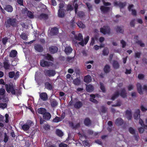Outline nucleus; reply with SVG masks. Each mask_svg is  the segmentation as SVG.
I'll list each match as a JSON object with an SVG mask.
<instances>
[{
	"label": "nucleus",
	"mask_w": 147,
	"mask_h": 147,
	"mask_svg": "<svg viewBox=\"0 0 147 147\" xmlns=\"http://www.w3.org/2000/svg\"><path fill=\"white\" fill-rule=\"evenodd\" d=\"M45 88L49 90H51L53 89L52 85L48 82H46L45 83Z\"/></svg>",
	"instance_id": "5701e85b"
},
{
	"label": "nucleus",
	"mask_w": 147,
	"mask_h": 147,
	"mask_svg": "<svg viewBox=\"0 0 147 147\" xmlns=\"http://www.w3.org/2000/svg\"><path fill=\"white\" fill-rule=\"evenodd\" d=\"M39 99L43 101H47L48 99V96L46 92H40Z\"/></svg>",
	"instance_id": "9d476101"
},
{
	"label": "nucleus",
	"mask_w": 147,
	"mask_h": 147,
	"mask_svg": "<svg viewBox=\"0 0 147 147\" xmlns=\"http://www.w3.org/2000/svg\"><path fill=\"white\" fill-rule=\"evenodd\" d=\"M40 65L43 67H49L52 66L53 65V63L51 62L47 61L44 59L41 60L40 62Z\"/></svg>",
	"instance_id": "1a4fd4ad"
},
{
	"label": "nucleus",
	"mask_w": 147,
	"mask_h": 147,
	"mask_svg": "<svg viewBox=\"0 0 147 147\" xmlns=\"http://www.w3.org/2000/svg\"><path fill=\"white\" fill-rule=\"evenodd\" d=\"M48 18V15L44 13H41L40 15L38 16V18L40 20L42 19L46 20Z\"/></svg>",
	"instance_id": "4be33fe9"
},
{
	"label": "nucleus",
	"mask_w": 147,
	"mask_h": 147,
	"mask_svg": "<svg viewBox=\"0 0 147 147\" xmlns=\"http://www.w3.org/2000/svg\"><path fill=\"white\" fill-rule=\"evenodd\" d=\"M77 15L80 18H82L85 16L84 12L83 11H79L77 13Z\"/></svg>",
	"instance_id": "49530a36"
},
{
	"label": "nucleus",
	"mask_w": 147,
	"mask_h": 147,
	"mask_svg": "<svg viewBox=\"0 0 147 147\" xmlns=\"http://www.w3.org/2000/svg\"><path fill=\"white\" fill-rule=\"evenodd\" d=\"M121 102L120 100L117 99L116 104L112 105V106L113 107H117L120 106L121 105Z\"/></svg>",
	"instance_id": "a18cd8bd"
},
{
	"label": "nucleus",
	"mask_w": 147,
	"mask_h": 147,
	"mask_svg": "<svg viewBox=\"0 0 147 147\" xmlns=\"http://www.w3.org/2000/svg\"><path fill=\"white\" fill-rule=\"evenodd\" d=\"M100 32L104 34H107L109 35L111 34V29L109 26H104L103 28H100Z\"/></svg>",
	"instance_id": "39448f33"
},
{
	"label": "nucleus",
	"mask_w": 147,
	"mask_h": 147,
	"mask_svg": "<svg viewBox=\"0 0 147 147\" xmlns=\"http://www.w3.org/2000/svg\"><path fill=\"white\" fill-rule=\"evenodd\" d=\"M107 108L104 106H101L100 110L102 113H105L107 111Z\"/></svg>",
	"instance_id": "79ce46f5"
},
{
	"label": "nucleus",
	"mask_w": 147,
	"mask_h": 147,
	"mask_svg": "<svg viewBox=\"0 0 147 147\" xmlns=\"http://www.w3.org/2000/svg\"><path fill=\"white\" fill-rule=\"evenodd\" d=\"M58 16L59 17L63 18L65 16L64 10L62 9H60L58 11Z\"/></svg>",
	"instance_id": "b1692460"
},
{
	"label": "nucleus",
	"mask_w": 147,
	"mask_h": 147,
	"mask_svg": "<svg viewBox=\"0 0 147 147\" xmlns=\"http://www.w3.org/2000/svg\"><path fill=\"white\" fill-rule=\"evenodd\" d=\"M83 105L82 102L78 101H76L74 105V107L78 109H79Z\"/></svg>",
	"instance_id": "412c9836"
},
{
	"label": "nucleus",
	"mask_w": 147,
	"mask_h": 147,
	"mask_svg": "<svg viewBox=\"0 0 147 147\" xmlns=\"http://www.w3.org/2000/svg\"><path fill=\"white\" fill-rule=\"evenodd\" d=\"M136 43L140 45L141 47H144L145 46L144 44L142 42V41L141 40H138L136 41Z\"/></svg>",
	"instance_id": "bf43d9fd"
},
{
	"label": "nucleus",
	"mask_w": 147,
	"mask_h": 147,
	"mask_svg": "<svg viewBox=\"0 0 147 147\" xmlns=\"http://www.w3.org/2000/svg\"><path fill=\"white\" fill-rule=\"evenodd\" d=\"M86 91L88 92H91L94 90V87L91 84H89L86 86Z\"/></svg>",
	"instance_id": "4c0bfd02"
},
{
	"label": "nucleus",
	"mask_w": 147,
	"mask_h": 147,
	"mask_svg": "<svg viewBox=\"0 0 147 147\" xmlns=\"http://www.w3.org/2000/svg\"><path fill=\"white\" fill-rule=\"evenodd\" d=\"M73 50L70 47H65L64 51L67 55L70 54Z\"/></svg>",
	"instance_id": "393cba45"
},
{
	"label": "nucleus",
	"mask_w": 147,
	"mask_h": 147,
	"mask_svg": "<svg viewBox=\"0 0 147 147\" xmlns=\"http://www.w3.org/2000/svg\"><path fill=\"white\" fill-rule=\"evenodd\" d=\"M109 51L107 48H105L102 51V54L104 55H107L109 53Z\"/></svg>",
	"instance_id": "3c124183"
},
{
	"label": "nucleus",
	"mask_w": 147,
	"mask_h": 147,
	"mask_svg": "<svg viewBox=\"0 0 147 147\" xmlns=\"http://www.w3.org/2000/svg\"><path fill=\"white\" fill-rule=\"evenodd\" d=\"M112 65L113 68L115 69H118L120 67L118 62L116 60H113Z\"/></svg>",
	"instance_id": "cd10ccee"
},
{
	"label": "nucleus",
	"mask_w": 147,
	"mask_h": 147,
	"mask_svg": "<svg viewBox=\"0 0 147 147\" xmlns=\"http://www.w3.org/2000/svg\"><path fill=\"white\" fill-rule=\"evenodd\" d=\"M49 51L51 54L56 53L58 50V47L55 46H52L49 47Z\"/></svg>",
	"instance_id": "9b49d317"
},
{
	"label": "nucleus",
	"mask_w": 147,
	"mask_h": 147,
	"mask_svg": "<svg viewBox=\"0 0 147 147\" xmlns=\"http://www.w3.org/2000/svg\"><path fill=\"white\" fill-rule=\"evenodd\" d=\"M51 117V113L47 111L42 115L43 118L46 121L49 120Z\"/></svg>",
	"instance_id": "ddd939ff"
},
{
	"label": "nucleus",
	"mask_w": 147,
	"mask_h": 147,
	"mask_svg": "<svg viewBox=\"0 0 147 147\" xmlns=\"http://www.w3.org/2000/svg\"><path fill=\"white\" fill-rule=\"evenodd\" d=\"M47 111V110L43 108H39L37 110L38 113L39 114L42 115Z\"/></svg>",
	"instance_id": "f704fd0d"
},
{
	"label": "nucleus",
	"mask_w": 147,
	"mask_h": 147,
	"mask_svg": "<svg viewBox=\"0 0 147 147\" xmlns=\"http://www.w3.org/2000/svg\"><path fill=\"white\" fill-rule=\"evenodd\" d=\"M119 95L123 98H124L127 97V93L125 88L121 89L120 90Z\"/></svg>",
	"instance_id": "2eb2a0df"
},
{
	"label": "nucleus",
	"mask_w": 147,
	"mask_h": 147,
	"mask_svg": "<svg viewBox=\"0 0 147 147\" xmlns=\"http://www.w3.org/2000/svg\"><path fill=\"white\" fill-rule=\"evenodd\" d=\"M62 121L60 117L56 116L53 120V122L54 123H58Z\"/></svg>",
	"instance_id": "de8ad7c7"
},
{
	"label": "nucleus",
	"mask_w": 147,
	"mask_h": 147,
	"mask_svg": "<svg viewBox=\"0 0 147 147\" xmlns=\"http://www.w3.org/2000/svg\"><path fill=\"white\" fill-rule=\"evenodd\" d=\"M140 109L141 111L143 112H145L147 111V108L145 107L143 105H141Z\"/></svg>",
	"instance_id": "774afa93"
},
{
	"label": "nucleus",
	"mask_w": 147,
	"mask_h": 147,
	"mask_svg": "<svg viewBox=\"0 0 147 147\" xmlns=\"http://www.w3.org/2000/svg\"><path fill=\"white\" fill-rule=\"evenodd\" d=\"M126 117L128 120H131L132 119V113L131 111L129 110H127L126 111Z\"/></svg>",
	"instance_id": "473e14b6"
},
{
	"label": "nucleus",
	"mask_w": 147,
	"mask_h": 147,
	"mask_svg": "<svg viewBox=\"0 0 147 147\" xmlns=\"http://www.w3.org/2000/svg\"><path fill=\"white\" fill-rule=\"evenodd\" d=\"M3 67L5 70H8L10 69V64L7 56L5 57L3 59Z\"/></svg>",
	"instance_id": "0eeeda50"
},
{
	"label": "nucleus",
	"mask_w": 147,
	"mask_h": 147,
	"mask_svg": "<svg viewBox=\"0 0 147 147\" xmlns=\"http://www.w3.org/2000/svg\"><path fill=\"white\" fill-rule=\"evenodd\" d=\"M5 122L6 123H8L9 122V115L7 114H6L5 115Z\"/></svg>",
	"instance_id": "69168bd1"
},
{
	"label": "nucleus",
	"mask_w": 147,
	"mask_h": 147,
	"mask_svg": "<svg viewBox=\"0 0 147 147\" xmlns=\"http://www.w3.org/2000/svg\"><path fill=\"white\" fill-rule=\"evenodd\" d=\"M81 83V80L80 78H76L74 79L73 81V83L76 86L79 85Z\"/></svg>",
	"instance_id": "58836bf2"
},
{
	"label": "nucleus",
	"mask_w": 147,
	"mask_h": 147,
	"mask_svg": "<svg viewBox=\"0 0 147 147\" xmlns=\"http://www.w3.org/2000/svg\"><path fill=\"white\" fill-rule=\"evenodd\" d=\"M84 123L86 126H88L91 125V121L89 118L87 117L84 120Z\"/></svg>",
	"instance_id": "c756f323"
},
{
	"label": "nucleus",
	"mask_w": 147,
	"mask_h": 147,
	"mask_svg": "<svg viewBox=\"0 0 147 147\" xmlns=\"http://www.w3.org/2000/svg\"><path fill=\"white\" fill-rule=\"evenodd\" d=\"M4 117L1 115H0V127H3L4 126V124L3 123H1L3 122L4 121Z\"/></svg>",
	"instance_id": "a19ab883"
},
{
	"label": "nucleus",
	"mask_w": 147,
	"mask_h": 147,
	"mask_svg": "<svg viewBox=\"0 0 147 147\" xmlns=\"http://www.w3.org/2000/svg\"><path fill=\"white\" fill-rule=\"evenodd\" d=\"M137 91L139 93L141 94H143L142 86L140 83H138L136 85Z\"/></svg>",
	"instance_id": "7c9ffc66"
},
{
	"label": "nucleus",
	"mask_w": 147,
	"mask_h": 147,
	"mask_svg": "<svg viewBox=\"0 0 147 147\" xmlns=\"http://www.w3.org/2000/svg\"><path fill=\"white\" fill-rule=\"evenodd\" d=\"M139 121L140 124L142 126H143L145 128L147 129V125L144 124V121L142 120L140 118Z\"/></svg>",
	"instance_id": "603ef678"
},
{
	"label": "nucleus",
	"mask_w": 147,
	"mask_h": 147,
	"mask_svg": "<svg viewBox=\"0 0 147 147\" xmlns=\"http://www.w3.org/2000/svg\"><path fill=\"white\" fill-rule=\"evenodd\" d=\"M110 67L108 65H106L103 68V70L105 73L107 74L109 73L110 71Z\"/></svg>",
	"instance_id": "c9c22d12"
},
{
	"label": "nucleus",
	"mask_w": 147,
	"mask_h": 147,
	"mask_svg": "<svg viewBox=\"0 0 147 147\" xmlns=\"http://www.w3.org/2000/svg\"><path fill=\"white\" fill-rule=\"evenodd\" d=\"M20 36L21 38L23 40H26L28 39L27 36L25 33H22Z\"/></svg>",
	"instance_id": "09e8293b"
},
{
	"label": "nucleus",
	"mask_w": 147,
	"mask_h": 147,
	"mask_svg": "<svg viewBox=\"0 0 147 147\" xmlns=\"http://www.w3.org/2000/svg\"><path fill=\"white\" fill-rule=\"evenodd\" d=\"M50 103L51 106L53 108L56 107L58 104V102L57 100L55 99L51 98L50 100Z\"/></svg>",
	"instance_id": "f3484780"
},
{
	"label": "nucleus",
	"mask_w": 147,
	"mask_h": 147,
	"mask_svg": "<svg viewBox=\"0 0 147 147\" xmlns=\"http://www.w3.org/2000/svg\"><path fill=\"white\" fill-rule=\"evenodd\" d=\"M92 78L89 75H87L85 76L84 78V80L85 82L89 83L92 81Z\"/></svg>",
	"instance_id": "bb28decb"
},
{
	"label": "nucleus",
	"mask_w": 147,
	"mask_h": 147,
	"mask_svg": "<svg viewBox=\"0 0 147 147\" xmlns=\"http://www.w3.org/2000/svg\"><path fill=\"white\" fill-rule=\"evenodd\" d=\"M58 32V29L56 27L51 29L50 31V34L51 35H56Z\"/></svg>",
	"instance_id": "6ab92c4d"
},
{
	"label": "nucleus",
	"mask_w": 147,
	"mask_h": 147,
	"mask_svg": "<svg viewBox=\"0 0 147 147\" xmlns=\"http://www.w3.org/2000/svg\"><path fill=\"white\" fill-rule=\"evenodd\" d=\"M116 30L117 32H119L120 33H123L124 32L122 28L120 26H118L116 28Z\"/></svg>",
	"instance_id": "8fccbe9b"
},
{
	"label": "nucleus",
	"mask_w": 147,
	"mask_h": 147,
	"mask_svg": "<svg viewBox=\"0 0 147 147\" xmlns=\"http://www.w3.org/2000/svg\"><path fill=\"white\" fill-rule=\"evenodd\" d=\"M18 21L15 18H9L5 22V27L9 28L11 27L14 28L17 26Z\"/></svg>",
	"instance_id": "f257e3e1"
},
{
	"label": "nucleus",
	"mask_w": 147,
	"mask_h": 147,
	"mask_svg": "<svg viewBox=\"0 0 147 147\" xmlns=\"http://www.w3.org/2000/svg\"><path fill=\"white\" fill-rule=\"evenodd\" d=\"M136 43L140 45L141 47H144L145 46L144 44L142 42V41L141 40H138L136 41Z\"/></svg>",
	"instance_id": "13d9d810"
},
{
	"label": "nucleus",
	"mask_w": 147,
	"mask_h": 147,
	"mask_svg": "<svg viewBox=\"0 0 147 147\" xmlns=\"http://www.w3.org/2000/svg\"><path fill=\"white\" fill-rule=\"evenodd\" d=\"M44 56L45 59L49 61H51L53 62L54 61V58L50 54L47 53Z\"/></svg>",
	"instance_id": "dca6fc26"
},
{
	"label": "nucleus",
	"mask_w": 147,
	"mask_h": 147,
	"mask_svg": "<svg viewBox=\"0 0 147 147\" xmlns=\"http://www.w3.org/2000/svg\"><path fill=\"white\" fill-rule=\"evenodd\" d=\"M135 19H134L130 21V26L131 27H134L135 24Z\"/></svg>",
	"instance_id": "0e129e2a"
},
{
	"label": "nucleus",
	"mask_w": 147,
	"mask_h": 147,
	"mask_svg": "<svg viewBox=\"0 0 147 147\" xmlns=\"http://www.w3.org/2000/svg\"><path fill=\"white\" fill-rule=\"evenodd\" d=\"M129 133L132 135H134L135 134V131L132 127H130L129 128Z\"/></svg>",
	"instance_id": "680f3d73"
},
{
	"label": "nucleus",
	"mask_w": 147,
	"mask_h": 147,
	"mask_svg": "<svg viewBox=\"0 0 147 147\" xmlns=\"http://www.w3.org/2000/svg\"><path fill=\"white\" fill-rule=\"evenodd\" d=\"M27 16L28 17L30 18H34L33 14L30 11H28L27 13Z\"/></svg>",
	"instance_id": "4d7b16f0"
},
{
	"label": "nucleus",
	"mask_w": 147,
	"mask_h": 147,
	"mask_svg": "<svg viewBox=\"0 0 147 147\" xmlns=\"http://www.w3.org/2000/svg\"><path fill=\"white\" fill-rule=\"evenodd\" d=\"M74 8L75 12L76 13L78 7V5L77 3H76L74 4L73 3H71L69 4L67 6V10L70 11L73 10L74 9Z\"/></svg>",
	"instance_id": "423d86ee"
},
{
	"label": "nucleus",
	"mask_w": 147,
	"mask_h": 147,
	"mask_svg": "<svg viewBox=\"0 0 147 147\" xmlns=\"http://www.w3.org/2000/svg\"><path fill=\"white\" fill-rule=\"evenodd\" d=\"M4 9L8 12H11L13 10L12 7L10 5H7L4 8Z\"/></svg>",
	"instance_id": "72a5a7b5"
},
{
	"label": "nucleus",
	"mask_w": 147,
	"mask_h": 147,
	"mask_svg": "<svg viewBox=\"0 0 147 147\" xmlns=\"http://www.w3.org/2000/svg\"><path fill=\"white\" fill-rule=\"evenodd\" d=\"M142 53L140 52H137L135 53V55L134 57L135 58H140V56Z\"/></svg>",
	"instance_id": "e2e57ef3"
},
{
	"label": "nucleus",
	"mask_w": 147,
	"mask_h": 147,
	"mask_svg": "<svg viewBox=\"0 0 147 147\" xmlns=\"http://www.w3.org/2000/svg\"><path fill=\"white\" fill-rule=\"evenodd\" d=\"M119 92L118 91L116 92L114 94L112 95L111 97V99L113 100H114L119 96Z\"/></svg>",
	"instance_id": "ea45409f"
},
{
	"label": "nucleus",
	"mask_w": 147,
	"mask_h": 147,
	"mask_svg": "<svg viewBox=\"0 0 147 147\" xmlns=\"http://www.w3.org/2000/svg\"><path fill=\"white\" fill-rule=\"evenodd\" d=\"M6 92L5 89L3 88L0 89V100L3 99V101L4 102H7L8 100V98L5 97Z\"/></svg>",
	"instance_id": "20e7f679"
},
{
	"label": "nucleus",
	"mask_w": 147,
	"mask_h": 147,
	"mask_svg": "<svg viewBox=\"0 0 147 147\" xmlns=\"http://www.w3.org/2000/svg\"><path fill=\"white\" fill-rule=\"evenodd\" d=\"M8 39L7 37H5L2 39V42L4 45H5L8 42Z\"/></svg>",
	"instance_id": "5fc2aeb1"
},
{
	"label": "nucleus",
	"mask_w": 147,
	"mask_h": 147,
	"mask_svg": "<svg viewBox=\"0 0 147 147\" xmlns=\"http://www.w3.org/2000/svg\"><path fill=\"white\" fill-rule=\"evenodd\" d=\"M18 52L15 50H11L9 53V56L11 58H15L17 55Z\"/></svg>",
	"instance_id": "aec40b11"
},
{
	"label": "nucleus",
	"mask_w": 147,
	"mask_h": 147,
	"mask_svg": "<svg viewBox=\"0 0 147 147\" xmlns=\"http://www.w3.org/2000/svg\"><path fill=\"white\" fill-rule=\"evenodd\" d=\"M126 3L125 2L124 3L122 2H119L118 3V6L120 8H123L126 5Z\"/></svg>",
	"instance_id": "864d4df0"
},
{
	"label": "nucleus",
	"mask_w": 147,
	"mask_h": 147,
	"mask_svg": "<svg viewBox=\"0 0 147 147\" xmlns=\"http://www.w3.org/2000/svg\"><path fill=\"white\" fill-rule=\"evenodd\" d=\"M134 5L131 4L129 5L128 7V9L129 11H131L132 14L134 16H136L137 15V12L135 9H131L133 7Z\"/></svg>",
	"instance_id": "a211bd4d"
},
{
	"label": "nucleus",
	"mask_w": 147,
	"mask_h": 147,
	"mask_svg": "<svg viewBox=\"0 0 147 147\" xmlns=\"http://www.w3.org/2000/svg\"><path fill=\"white\" fill-rule=\"evenodd\" d=\"M144 77V75L142 74H139L138 75V78L140 80H142Z\"/></svg>",
	"instance_id": "338daca9"
},
{
	"label": "nucleus",
	"mask_w": 147,
	"mask_h": 147,
	"mask_svg": "<svg viewBox=\"0 0 147 147\" xmlns=\"http://www.w3.org/2000/svg\"><path fill=\"white\" fill-rule=\"evenodd\" d=\"M140 111L139 109H137L136 110L135 112L134 113V119H135L137 120L138 119V117H140Z\"/></svg>",
	"instance_id": "2f4dec72"
},
{
	"label": "nucleus",
	"mask_w": 147,
	"mask_h": 147,
	"mask_svg": "<svg viewBox=\"0 0 147 147\" xmlns=\"http://www.w3.org/2000/svg\"><path fill=\"white\" fill-rule=\"evenodd\" d=\"M110 7H106L104 6H101L100 7V9L101 11L103 13H105L109 11Z\"/></svg>",
	"instance_id": "a878e982"
},
{
	"label": "nucleus",
	"mask_w": 147,
	"mask_h": 147,
	"mask_svg": "<svg viewBox=\"0 0 147 147\" xmlns=\"http://www.w3.org/2000/svg\"><path fill=\"white\" fill-rule=\"evenodd\" d=\"M35 50L38 52H42L43 51V47L39 44H36L34 45Z\"/></svg>",
	"instance_id": "f8f14e48"
},
{
	"label": "nucleus",
	"mask_w": 147,
	"mask_h": 147,
	"mask_svg": "<svg viewBox=\"0 0 147 147\" xmlns=\"http://www.w3.org/2000/svg\"><path fill=\"white\" fill-rule=\"evenodd\" d=\"M33 125L34 123L32 121L28 120L26 123L24 124L22 126V129L24 131H27L29 129L30 127Z\"/></svg>",
	"instance_id": "7ed1b4c3"
},
{
	"label": "nucleus",
	"mask_w": 147,
	"mask_h": 147,
	"mask_svg": "<svg viewBox=\"0 0 147 147\" xmlns=\"http://www.w3.org/2000/svg\"><path fill=\"white\" fill-rule=\"evenodd\" d=\"M77 24L80 28H84L85 27L84 24L81 21L77 22Z\"/></svg>",
	"instance_id": "6e6d98bb"
},
{
	"label": "nucleus",
	"mask_w": 147,
	"mask_h": 147,
	"mask_svg": "<svg viewBox=\"0 0 147 147\" xmlns=\"http://www.w3.org/2000/svg\"><path fill=\"white\" fill-rule=\"evenodd\" d=\"M74 38L76 40L81 41L83 40V36L81 33H80L77 35H75Z\"/></svg>",
	"instance_id": "e433bc0d"
},
{
	"label": "nucleus",
	"mask_w": 147,
	"mask_h": 147,
	"mask_svg": "<svg viewBox=\"0 0 147 147\" xmlns=\"http://www.w3.org/2000/svg\"><path fill=\"white\" fill-rule=\"evenodd\" d=\"M100 89L102 91V92L103 93H105L106 92V90L105 87L104 86V85L103 83H102L101 82H100Z\"/></svg>",
	"instance_id": "c03bdc74"
},
{
	"label": "nucleus",
	"mask_w": 147,
	"mask_h": 147,
	"mask_svg": "<svg viewBox=\"0 0 147 147\" xmlns=\"http://www.w3.org/2000/svg\"><path fill=\"white\" fill-rule=\"evenodd\" d=\"M3 99L0 100V108L3 109L7 108V105L6 102H4L3 101Z\"/></svg>",
	"instance_id": "c85d7f7f"
},
{
	"label": "nucleus",
	"mask_w": 147,
	"mask_h": 147,
	"mask_svg": "<svg viewBox=\"0 0 147 147\" xmlns=\"http://www.w3.org/2000/svg\"><path fill=\"white\" fill-rule=\"evenodd\" d=\"M5 87L6 90L8 93H11L13 95H16L18 89L16 88V86L12 83L6 84Z\"/></svg>",
	"instance_id": "f03ea898"
},
{
	"label": "nucleus",
	"mask_w": 147,
	"mask_h": 147,
	"mask_svg": "<svg viewBox=\"0 0 147 147\" xmlns=\"http://www.w3.org/2000/svg\"><path fill=\"white\" fill-rule=\"evenodd\" d=\"M56 134L59 137H61L63 136V133L61 130L57 129L56 131Z\"/></svg>",
	"instance_id": "37998d69"
},
{
	"label": "nucleus",
	"mask_w": 147,
	"mask_h": 147,
	"mask_svg": "<svg viewBox=\"0 0 147 147\" xmlns=\"http://www.w3.org/2000/svg\"><path fill=\"white\" fill-rule=\"evenodd\" d=\"M44 73L46 76L49 77L53 76L56 74L54 70L47 69L45 70Z\"/></svg>",
	"instance_id": "6e6552de"
},
{
	"label": "nucleus",
	"mask_w": 147,
	"mask_h": 147,
	"mask_svg": "<svg viewBox=\"0 0 147 147\" xmlns=\"http://www.w3.org/2000/svg\"><path fill=\"white\" fill-rule=\"evenodd\" d=\"M9 77L10 78H13V77H14L15 75V73L14 71H11L8 74Z\"/></svg>",
	"instance_id": "052dcab7"
},
{
	"label": "nucleus",
	"mask_w": 147,
	"mask_h": 147,
	"mask_svg": "<svg viewBox=\"0 0 147 147\" xmlns=\"http://www.w3.org/2000/svg\"><path fill=\"white\" fill-rule=\"evenodd\" d=\"M115 123L117 126H121L124 123V121L121 118H118L116 119Z\"/></svg>",
	"instance_id": "4468645a"
}]
</instances>
